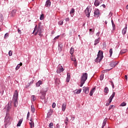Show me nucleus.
I'll return each instance as SVG.
<instances>
[{
    "label": "nucleus",
    "instance_id": "9d476101",
    "mask_svg": "<svg viewBox=\"0 0 128 128\" xmlns=\"http://www.w3.org/2000/svg\"><path fill=\"white\" fill-rule=\"evenodd\" d=\"M102 2V0H95L94 2V6H98Z\"/></svg>",
    "mask_w": 128,
    "mask_h": 128
},
{
    "label": "nucleus",
    "instance_id": "13d9d810",
    "mask_svg": "<svg viewBox=\"0 0 128 128\" xmlns=\"http://www.w3.org/2000/svg\"><path fill=\"white\" fill-rule=\"evenodd\" d=\"M109 16H112V12H110L109 14Z\"/></svg>",
    "mask_w": 128,
    "mask_h": 128
},
{
    "label": "nucleus",
    "instance_id": "dca6fc26",
    "mask_svg": "<svg viewBox=\"0 0 128 128\" xmlns=\"http://www.w3.org/2000/svg\"><path fill=\"white\" fill-rule=\"evenodd\" d=\"M70 74L69 73H68L67 74V78H66V82H70Z\"/></svg>",
    "mask_w": 128,
    "mask_h": 128
},
{
    "label": "nucleus",
    "instance_id": "423d86ee",
    "mask_svg": "<svg viewBox=\"0 0 128 128\" xmlns=\"http://www.w3.org/2000/svg\"><path fill=\"white\" fill-rule=\"evenodd\" d=\"M90 12H92V8L90 6H88L85 10V14L87 18H90Z\"/></svg>",
    "mask_w": 128,
    "mask_h": 128
},
{
    "label": "nucleus",
    "instance_id": "09e8293b",
    "mask_svg": "<svg viewBox=\"0 0 128 128\" xmlns=\"http://www.w3.org/2000/svg\"><path fill=\"white\" fill-rule=\"evenodd\" d=\"M71 60H72V62H76V60L74 58H72Z\"/></svg>",
    "mask_w": 128,
    "mask_h": 128
},
{
    "label": "nucleus",
    "instance_id": "49530a36",
    "mask_svg": "<svg viewBox=\"0 0 128 128\" xmlns=\"http://www.w3.org/2000/svg\"><path fill=\"white\" fill-rule=\"evenodd\" d=\"M8 38V34L6 33L4 35V38Z\"/></svg>",
    "mask_w": 128,
    "mask_h": 128
},
{
    "label": "nucleus",
    "instance_id": "4be33fe9",
    "mask_svg": "<svg viewBox=\"0 0 128 128\" xmlns=\"http://www.w3.org/2000/svg\"><path fill=\"white\" fill-rule=\"evenodd\" d=\"M96 90V88H92L91 90V91L90 92V96H92V94H94V90Z\"/></svg>",
    "mask_w": 128,
    "mask_h": 128
},
{
    "label": "nucleus",
    "instance_id": "338daca9",
    "mask_svg": "<svg viewBox=\"0 0 128 128\" xmlns=\"http://www.w3.org/2000/svg\"><path fill=\"white\" fill-rule=\"evenodd\" d=\"M112 88H114V85L112 86Z\"/></svg>",
    "mask_w": 128,
    "mask_h": 128
},
{
    "label": "nucleus",
    "instance_id": "c85d7f7f",
    "mask_svg": "<svg viewBox=\"0 0 128 128\" xmlns=\"http://www.w3.org/2000/svg\"><path fill=\"white\" fill-rule=\"evenodd\" d=\"M55 84H60V79L56 78L55 80Z\"/></svg>",
    "mask_w": 128,
    "mask_h": 128
},
{
    "label": "nucleus",
    "instance_id": "4d7b16f0",
    "mask_svg": "<svg viewBox=\"0 0 128 128\" xmlns=\"http://www.w3.org/2000/svg\"><path fill=\"white\" fill-rule=\"evenodd\" d=\"M59 37H60V36H57L54 38V40H58V38Z\"/></svg>",
    "mask_w": 128,
    "mask_h": 128
},
{
    "label": "nucleus",
    "instance_id": "72a5a7b5",
    "mask_svg": "<svg viewBox=\"0 0 128 128\" xmlns=\"http://www.w3.org/2000/svg\"><path fill=\"white\" fill-rule=\"evenodd\" d=\"M74 8H72L70 10V14H74Z\"/></svg>",
    "mask_w": 128,
    "mask_h": 128
},
{
    "label": "nucleus",
    "instance_id": "ea45409f",
    "mask_svg": "<svg viewBox=\"0 0 128 128\" xmlns=\"http://www.w3.org/2000/svg\"><path fill=\"white\" fill-rule=\"evenodd\" d=\"M8 56H12V50L9 51Z\"/></svg>",
    "mask_w": 128,
    "mask_h": 128
},
{
    "label": "nucleus",
    "instance_id": "f8f14e48",
    "mask_svg": "<svg viewBox=\"0 0 128 128\" xmlns=\"http://www.w3.org/2000/svg\"><path fill=\"white\" fill-rule=\"evenodd\" d=\"M118 64V62H112L110 63V66L112 68H114Z\"/></svg>",
    "mask_w": 128,
    "mask_h": 128
},
{
    "label": "nucleus",
    "instance_id": "39448f33",
    "mask_svg": "<svg viewBox=\"0 0 128 128\" xmlns=\"http://www.w3.org/2000/svg\"><path fill=\"white\" fill-rule=\"evenodd\" d=\"M10 116L8 115V112H6V116L5 117V120H4L5 122H6V124H5V128H6V126H8V124H10Z\"/></svg>",
    "mask_w": 128,
    "mask_h": 128
},
{
    "label": "nucleus",
    "instance_id": "c9c22d12",
    "mask_svg": "<svg viewBox=\"0 0 128 128\" xmlns=\"http://www.w3.org/2000/svg\"><path fill=\"white\" fill-rule=\"evenodd\" d=\"M110 56H112V48H111L110 50Z\"/></svg>",
    "mask_w": 128,
    "mask_h": 128
},
{
    "label": "nucleus",
    "instance_id": "4468645a",
    "mask_svg": "<svg viewBox=\"0 0 128 128\" xmlns=\"http://www.w3.org/2000/svg\"><path fill=\"white\" fill-rule=\"evenodd\" d=\"M66 108V103L64 102L62 104V112H65Z\"/></svg>",
    "mask_w": 128,
    "mask_h": 128
},
{
    "label": "nucleus",
    "instance_id": "1a4fd4ad",
    "mask_svg": "<svg viewBox=\"0 0 128 128\" xmlns=\"http://www.w3.org/2000/svg\"><path fill=\"white\" fill-rule=\"evenodd\" d=\"M44 92H41L40 94H41L42 96H40L41 100H44V96H46V92H48V88H46V90H44Z\"/></svg>",
    "mask_w": 128,
    "mask_h": 128
},
{
    "label": "nucleus",
    "instance_id": "79ce46f5",
    "mask_svg": "<svg viewBox=\"0 0 128 128\" xmlns=\"http://www.w3.org/2000/svg\"><path fill=\"white\" fill-rule=\"evenodd\" d=\"M44 16L43 14H42L40 16V20H44Z\"/></svg>",
    "mask_w": 128,
    "mask_h": 128
},
{
    "label": "nucleus",
    "instance_id": "0eeeda50",
    "mask_svg": "<svg viewBox=\"0 0 128 128\" xmlns=\"http://www.w3.org/2000/svg\"><path fill=\"white\" fill-rule=\"evenodd\" d=\"M100 15V10L98 8L95 9L94 12V16L95 18H98Z\"/></svg>",
    "mask_w": 128,
    "mask_h": 128
},
{
    "label": "nucleus",
    "instance_id": "a878e982",
    "mask_svg": "<svg viewBox=\"0 0 128 128\" xmlns=\"http://www.w3.org/2000/svg\"><path fill=\"white\" fill-rule=\"evenodd\" d=\"M31 111L32 113L36 112V109L34 108V105L31 106Z\"/></svg>",
    "mask_w": 128,
    "mask_h": 128
},
{
    "label": "nucleus",
    "instance_id": "aec40b11",
    "mask_svg": "<svg viewBox=\"0 0 128 128\" xmlns=\"http://www.w3.org/2000/svg\"><path fill=\"white\" fill-rule=\"evenodd\" d=\"M40 84H42V80H39L38 82L36 83V86L38 88Z\"/></svg>",
    "mask_w": 128,
    "mask_h": 128
},
{
    "label": "nucleus",
    "instance_id": "a211bd4d",
    "mask_svg": "<svg viewBox=\"0 0 128 128\" xmlns=\"http://www.w3.org/2000/svg\"><path fill=\"white\" fill-rule=\"evenodd\" d=\"M58 50L60 52L62 50V44H58Z\"/></svg>",
    "mask_w": 128,
    "mask_h": 128
},
{
    "label": "nucleus",
    "instance_id": "7c9ffc66",
    "mask_svg": "<svg viewBox=\"0 0 128 128\" xmlns=\"http://www.w3.org/2000/svg\"><path fill=\"white\" fill-rule=\"evenodd\" d=\"M74 52V49L72 48H71L70 50V54H73Z\"/></svg>",
    "mask_w": 128,
    "mask_h": 128
},
{
    "label": "nucleus",
    "instance_id": "9b49d317",
    "mask_svg": "<svg viewBox=\"0 0 128 128\" xmlns=\"http://www.w3.org/2000/svg\"><path fill=\"white\" fill-rule=\"evenodd\" d=\"M114 96H116V92H113L112 96H110V97L108 99V102L110 104V102H112V98H114Z\"/></svg>",
    "mask_w": 128,
    "mask_h": 128
},
{
    "label": "nucleus",
    "instance_id": "393cba45",
    "mask_svg": "<svg viewBox=\"0 0 128 128\" xmlns=\"http://www.w3.org/2000/svg\"><path fill=\"white\" fill-rule=\"evenodd\" d=\"M104 92L106 94H108V87H105L104 89Z\"/></svg>",
    "mask_w": 128,
    "mask_h": 128
},
{
    "label": "nucleus",
    "instance_id": "20e7f679",
    "mask_svg": "<svg viewBox=\"0 0 128 128\" xmlns=\"http://www.w3.org/2000/svg\"><path fill=\"white\" fill-rule=\"evenodd\" d=\"M104 53L102 52V50H99L98 54L97 55V58L95 60V62H101V60H102L104 58Z\"/></svg>",
    "mask_w": 128,
    "mask_h": 128
},
{
    "label": "nucleus",
    "instance_id": "f03ea898",
    "mask_svg": "<svg viewBox=\"0 0 128 128\" xmlns=\"http://www.w3.org/2000/svg\"><path fill=\"white\" fill-rule=\"evenodd\" d=\"M32 34H34V36H36L38 34V36H40V38H42V36H44V34H42V28L40 26L38 27L36 25L34 27Z\"/></svg>",
    "mask_w": 128,
    "mask_h": 128
},
{
    "label": "nucleus",
    "instance_id": "774afa93",
    "mask_svg": "<svg viewBox=\"0 0 128 128\" xmlns=\"http://www.w3.org/2000/svg\"><path fill=\"white\" fill-rule=\"evenodd\" d=\"M12 12H16V10H14Z\"/></svg>",
    "mask_w": 128,
    "mask_h": 128
},
{
    "label": "nucleus",
    "instance_id": "cd10ccee",
    "mask_svg": "<svg viewBox=\"0 0 128 128\" xmlns=\"http://www.w3.org/2000/svg\"><path fill=\"white\" fill-rule=\"evenodd\" d=\"M22 120L20 119L17 124V126H20V124H22Z\"/></svg>",
    "mask_w": 128,
    "mask_h": 128
},
{
    "label": "nucleus",
    "instance_id": "603ef678",
    "mask_svg": "<svg viewBox=\"0 0 128 128\" xmlns=\"http://www.w3.org/2000/svg\"><path fill=\"white\" fill-rule=\"evenodd\" d=\"M18 32L20 34H22V31H20V29H18Z\"/></svg>",
    "mask_w": 128,
    "mask_h": 128
},
{
    "label": "nucleus",
    "instance_id": "680f3d73",
    "mask_svg": "<svg viewBox=\"0 0 128 128\" xmlns=\"http://www.w3.org/2000/svg\"><path fill=\"white\" fill-rule=\"evenodd\" d=\"M55 32H55L54 31L52 30V34H54Z\"/></svg>",
    "mask_w": 128,
    "mask_h": 128
},
{
    "label": "nucleus",
    "instance_id": "6e6d98bb",
    "mask_svg": "<svg viewBox=\"0 0 128 128\" xmlns=\"http://www.w3.org/2000/svg\"><path fill=\"white\" fill-rule=\"evenodd\" d=\"M30 112H28V114H27V118H30Z\"/></svg>",
    "mask_w": 128,
    "mask_h": 128
},
{
    "label": "nucleus",
    "instance_id": "6ab92c4d",
    "mask_svg": "<svg viewBox=\"0 0 128 128\" xmlns=\"http://www.w3.org/2000/svg\"><path fill=\"white\" fill-rule=\"evenodd\" d=\"M51 2L50 1V0H48L46 2V8H48V6H50Z\"/></svg>",
    "mask_w": 128,
    "mask_h": 128
},
{
    "label": "nucleus",
    "instance_id": "2eb2a0df",
    "mask_svg": "<svg viewBox=\"0 0 128 128\" xmlns=\"http://www.w3.org/2000/svg\"><path fill=\"white\" fill-rule=\"evenodd\" d=\"M128 28V24H126V28H123L122 30V34L123 35H124L126 34V30Z\"/></svg>",
    "mask_w": 128,
    "mask_h": 128
},
{
    "label": "nucleus",
    "instance_id": "7ed1b4c3",
    "mask_svg": "<svg viewBox=\"0 0 128 128\" xmlns=\"http://www.w3.org/2000/svg\"><path fill=\"white\" fill-rule=\"evenodd\" d=\"M86 80H88V73L85 72L83 73L82 74V76H81V79H80V86L82 88L84 84V83L86 81Z\"/></svg>",
    "mask_w": 128,
    "mask_h": 128
},
{
    "label": "nucleus",
    "instance_id": "f3484780",
    "mask_svg": "<svg viewBox=\"0 0 128 128\" xmlns=\"http://www.w3.org/2000/svg\"><path fill=\"white\" fill-rule=\"evenodd\" d=\"M106 122H108V118H105V119L104 120V122H103V124H102V128H104V126H106Z\"/></svg>",
    "mask_w": 128,
    "mask_h": 128
},
{
    "label": "nucleus",
    "instance_id": "58836bf2",
    "mask_svg": "<svg viewBox=\"0 0 128 128\" xmlns=\"http://www.w3.org/2000/svg\"><path fill=\"white\" fill-rule=\"evenodd\" d=\"M32 98L33 102H34V100H36V96H34V95H32Z\"/></svg>",
    "mask_w": 128,
    "mask_h": 128
},
{
    "label": "nucleus",
    "instance_id": "0e129e2a",
    "mask_svg": "<svg viewBox=\"0 0 128 128\" xmlns=\"http://www.w3.org/2000/svg\"><path fill=\"white\" fill-rule=\"evenodd\" d=\"M30 121L31 122H32V118H30Z\"/></svg>",
    "mask_w": 128,
    "mask_h": 128
},
{
    "label": "nucleus",
    "instance_id": "3c124183",
    "mask_svg": "<svg viewBox=\"0 0 128 128\" xmlns=\"http://www.w3.org/2000/svg\"><path fill=\"white\" fill-rule=\"evenodd\" d=\"M112 106H114L113 105H110L109 107V110H112Z\"/></svg>",
    "mask_w": 128,
    "mask_h": 128
},
{
    "label": "nucleus",
    "instance_id": "c756f323",
    "mask_svg": "<svg viewBox=\"0 0 128 128\" xmlns=\"http://www.w3.org/2000/svg\"><path fill=\"white\" fill-rule=\"evenodd\" d=\"M112 26L113 30H116V24H114V20H112Z\"/></svg>",
    "mask_w": 128,
    "mask_h": 128
},
{
    "label": "nucleus",
    "instance_id": "a19ab883",
    "mask_svg": "<svg viewBox=\"0 0 128 128\" xmlns=\"http://www.w3.org/2000/svg\"><path fill=\"white\" fill-rule=\"evenodd\" d=\"M112 68H111L110 69H108V70H106L102 71V72H110V70H112Z\"/></svg>",
    "mask_w": 128,
    "mask_h": 128
},
{
    "label": "nucleus",
    "instance_id": "bb28decb",
    "mask_svg": "<svg viewBox=\"0 0 128 128\" xmlns=\"http://www.w3.org/2000/svg\"><path fill=\"white\" fill-rule=\"evenodd\" d=\"M128 52V49L122 50L120 51V54H125V52Z\"/></svg>",
    "mask_w": 128,
    "mask_h": 128
},
{
    "label": "nucleus",
    "instance_id": "6e6552de",
    "mask_svg": "<svg viewBox=\"0 0 128 128\" xmlns=\"http://www.w3.org/2000/svg\"><path fill=\"white\" fill-rule=\"evenodd\" d=\"M64 68H62V66L60 65H58L57 70H56V72L57 74H60L62 72H64Z\"/></svg>",
    "mask_w": 128,
    "mask_h": 128
},
{
    "label": "nucleus",
    "instance_id": "5701e85b",
    "mask_svg": "<svg viewBox=\"0 0 128 128\" xmlns=\"http://www.w3.org/2000/svg\"><path fill=\"white\" fill-rule=\"evenodd\" d=\"M6 108L7 110V111L8 112V110H10V108H12V106H10V104H8L7 106H6Z\"/></svg>",
    "mask_w": 128,
    "mask_h": 128
},
{
    "label": "nucleus",
    "instance_id": "de8ad7c7",
    "mask_svg": "<svg viewBox=\"0 0 128 128\" xmlns=\"http://www.w3.org/2000/svg\"><path fill=\"white\" fill-rule=\"evenodd\" d=\"M74 66H78V63L76 62V60L74 61Z\"/></svg>",
    "mask_w": 128,
    "mask_h": 128
},
{
    "label": "nucleus",
    "instance_id": "e433bc0d",
    "mask_svg": "<svg viewBox=\"0 0 128 128\" xmlns=\"http://www.w3.org/2000/svg\"><path fill=\"white\" fill-rule=\"evenodd\" d=\"M53 126H54V123L50 122V123L49 124V128H52Z\"/></svg>",
    "mask_w": 128,
    "mask_h": 128
},
{
    "label": "nucleus",
    "instance_id": "a18cd8bd",
    "mask_svg": "<svg viewBox=\"0 0 128 128\" xmlns=\"http://www.w3.org/2000/svg\"><path fill=\"white\" fill-rule=\"evenodd\" d=\"M68 117H66V120H65L66 124H68Z\"/></svg>",
    "mask_w": 128,
    "mask_h": 128
},
{
    "label": "nucleus",
    "instance_id": "4c0bfd02",
    "mask_svg": "<svg viewBox=\"0 0 128 128\" xmlns=\"http://www.w3.org/2000/svg\"><path fill=\"white\" fill-rule=\"evenodd\" d=\"M82 92V88L79 89L76 92V94H78Z\"/></svg>",
    "mask_w": 128,
    "mask_h": 128
},
{
    "label": "nucleus",
    "instance_id": "69168bd1",
    "mask_svg": "<svg viewBox=\"0 0 128 128\" xmlns=\"http://www.w3.org/2000/svg\"><path fill=\"white\" fill-rule=\"evenodd\" d=\"M126 10H128V4L126 6Z\"/></svg>",
    "mask_w": 128,
    "mask_h": 128
},
{
    "label": "nucleus",
    "instance_id": "412c9836",
    "mask_svg": "<svg viewBox=\"0 0 128 128\" xmlns=\"http://www.w3.org/2000/svg\"><path fill=\"white\" fill-rule=\"evenodd\" d=\"M98 42H100V38H98L95 40L94 46H96Z\"/></svg>",
    "mask_w": 128,
    "mask_h": 128
},
{
    "label": "nucleus",
    "instance_id": "ddd939ff",
    "mask_svg": "<svg viewBox=\"0 0 128 128\" xmlns=\"http://www.w3.org/2000/svg\"><path fill=\"white\" fill-rule=\"evenodd\" d=\"M83 92L86 94H88L89 92L88 87H83Z\"/></svg>",
    "mask_w": 128,
    "mask_h": 128
},
{
    "label": "nucleus",
    "instance_id": "864d4df0",
    "mask_svg": "<svg viewBox=\"0 0 128 128\" xmlns=\"http://www.w3.org/2000/svg\"><path fill=\"white\" fill-rule=\"evenodd\" d=\"M110 103L109 102H108L106 104V106H110Z\"/></svg>",
    "mask_w": 128,
    "mask_h": 128
},
{
    "label": "nucleus",
    "instance_id": "e2e57ef3",
    "mask_svg": "<svg viewBox=\"0 0 128 128\" xmlns=\"http://www.w3.org/2000/svg\"><path fill=\"white\" fill-rule=\"evenodd\" d=\"M102 6H103V8H106V5L104 4H103L102 5Z\"/></svg>",
    "mask_w": 128,
    "mask_h": 128
},
{
    "label": "nucleus",
    "instance_id": "37998d69",
    "mask_svg": "<svg viewBox=\"0 0 128 128\" xmlns=\"http://www.w3.org/2000/svg\"><path fill=\"white\" fill-rule=\"evenodd\" d=\"M104 74H102L100 76V80H104Z\"/></svg>",
    "mask_w": 128,
    "mask_h": 128
},
{
    "label": "nucleus",
    "instance_id": "c03bdc74",
    "mask_svg": "<svg viewBox=\"0 0 128 128\" xmlns=\"http://www.w3.org/2000/svg\"><path fill=\"white\" fill-rule=\"evenodd\" d=\"M90 34H94V30L92 29H90Z\"/></svg>",
    "mask_w": 128,
    "mask_h": 128
},
{
    "label": "nucleus",
    "instance_id": "5fc2aeb1",
    "mask_svg": "<svg viewBox=\"0 0 128 128\" xmlns=\"http://www.w3.org/2000/svg\"><path fill=\"white\" fill-rule=\"evenodd\" d=\"M65 20L66 22H70V18H66Z\"/></svg>",
    "mask_w": 128,
    "mask_h": 128
},
{
    "label": "nucleus",
    "instance_id": "f257e3e1",
    "mask_svg": "<svg viewBox=\"0 0 128 128\" xmlns=\"http://www.w3.org/2000/svg\"><path fill=\"white\" fill-rule=\"evenodd\" d=\"M18 92L17 90H16L12 97V102H14V106L15 108H16L18 104Z\"/></svg>",
    "mask_w": 128,
    "mask_h": 128
},
{
    "label": "nucleus",
    "instance_id": "2f4dec72",
    "mask_svg": "<svg viewBox=\"0 0 128 128\" xmlns=\"http://www.w3.org/2000/svg\"><path fill=\"white\" fill-rule=\"evenodd\" d=\"M58 24L59 26H62V24H64V20H61L59 21L58 22Z\"/></svg>",
    "mask_w": 128,
    "mask_h": 128
},
{
    "label": "nucleus",
    "instance_id": "bf43d9fd",
    "mask_svg": "<svg viewBox=\"0 0 128 128\" xmlns=\"http://www.w3.org/2000/svg\"><path fill=\"white\" fill-rule=\"evenodd\" d=\"M96 36H100V32H97L96 34Z\"/></svg>",
    "mask_w": 128,
    "mask_h": 128
},
{
    "label": "nucleus",
    "instance_id": "b1692460",
    "mask_svg": "<svg viewBox=\"0 0 128 128\" xmlns=\"http://www.w3.org/2000/svg\"><path fill=\"white\" fill-rule=\"evenodd\" d=\"M22 66V63H20V64H18L16 67V70H18Z\"/></svg>",
    "mask_w": 128,
    "mask_h": 128
},
{
    "label": "nucleus",
    "instance_id": "052dcab7",
    "mask_svg": "<svg viewBox=\"0 0 128 128\" xmlns=\"http://www.w3.org/2000/svg\"><path fill=\"white\" fill-rule=\"evenodd\" d=\"M125 78L126 80H128V76L126 75L125 76Z\"/></svg>",
    "mask_w": 128,
    "mask_h": 128
},
{
    "label": "nucleus",
    "instance_id": "473e14b6",
    "mask_svg": "<svg viewBox=\"0 0 128 128\" xmlns=\"http://www.w3.org/2000/svg\"><path fill=\"white\" fill-rule=\"evenodd\" d=\"M126 106V102H122L120 104V106Z\"/></svg>",
    "mask_w": 128,
    "mask_h": 128
},
{
    "label": "nucleus",
    "instance_id": "f704fd0d",
    "mask_svg": "<svg viewBox=\"0 0 128 128\" xmlns=\"http://www.w3.org/2000/svg\"><path fill=\"white\" fill-rule=\"evenodd\" d=\"M30 126L31 128H32L34 126V124L32 122H30Z\"/></svg>",
    "mask_w": 128,
    "mask_h": 128
},
{
    "label": "nucleus",
    "instance_id": "8fccbe9b",
    "mask_svg": "<svg viewBox=\"0 0 128 128\" xmlns=\"http://www.w3.org/2000/svg\"><path fill=\"white\" fill-rule=\"evenodd\" d=\"M52 108H56V103L54 102L52 104Z\"/></svg>",
    "mask_w": 128,
    "mask_h": 128
}]
</instances>
